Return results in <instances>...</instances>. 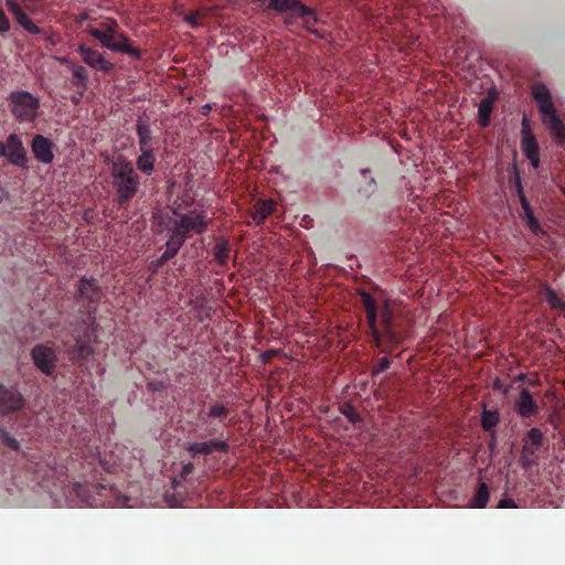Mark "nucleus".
Returning a JSON list of instances; mask_svg holds the SVG:
<instances>
[{
    "mask_svg": "<svg viewBox=\"0 0 565 565\" xmlns=\"http://www.w3.org/2000/svg\"><path fill=\"white\" fill-rule=\"evenodd\" d=\"M361 296L369 332H371L374 345L384 353H390L393 348L402 344L409 335L408 321L390 307L387 301L379 306L373 296L367 291H359Z\"/></svg>",
    "mask_w": 565,
    "mask_h": 565,
    "instance_id": "obj_1",
    "label": "nucleus"
},
{
    "mask_svg": "<svg viewBox=\"0 0 565 565\" xmlns=\"http://www.w3.org/2000/svg\"><path fill=\"white\" fill-rule=\"evenodd\" d=\"M173 215L174 218L154 215V220L158 221L159 232H169L168 241L177 244H184L192 233L198 235L204 233L211 223L204 210H192L185 214L173 210Z\"/></svg>",
    "mask_w": 565,
    "mask_h": 565,
    "instance_id": "obj_2",
    "label": "nucleus"
},
{
    "mask_svg": "<svg viewBox=\"0 0 565 565\" xmlns=\"http://www.w3.org/2000/svg\"><path fill=\"white\" fill-rule=\"evenodd\" d=\"M71 495L77 505L87 508L98 507H129V498L120 494L113 486L90 482H75L72 486Z\"/></svg>",
    "mask_w": 565,
    "mask_h": 565,
    "instance_id": "obj_3",
    "label": "nucleus"
},
{
    "mask_svg": "<svg viewBox=\"0 0 565 565\" xmlns=\"http://www.w3.org/2000/svg\"><path fill=\"white\" fill-rule=\"evenodd\" d=\"M132 162L118 156L111 166V184L119 207H127L139 190L140 175Z\"/></svg>",
    "mask_w": 565,
    "mask_h": 565,
    "instance_id": "obj_4",
    "label": "nucleus"
},
{
    "mask_svg": "<svg viewBox=\"0 0 565 565\" xmlns=\"http://www.w3.org/2000/svg\"><path fill=\"white\" fill-rule=\"evenodd\" d=\"M135 132L138 137L139 151L135 166L143 175H151L154 171L156 147L159 139L153 135V130L143 117H138L137 122H135Z\"/></svg>",
    "mask_w": 565,
    "mask_h": 565,
    "instance_id": "obj_5",
    "label": "nucleus"
},
{
    "mask_svg": "<svg viewBox=\"0 0 565 565\" xmlns=\"http://www.w3.org/2000/svg\"><path fill=\"white\" fill-rule=\"evenodd\" d=\"M532 96H534L537 103V109H540L542 116V124L550 130L553 140H555L557 145H563L565 142V126L557 116L556 108L552 103L551 92L545 85L540 84L532 88Z\"/></svg>",
    "mask_w": 565,
    "mask_h": 565,
    "instance_id": "obj_6",
    "label": "nucleus"
},
{
    "mask_svg": "<svg viewBox=\"0 0 565 565\" xmlns=\"http://www.w3.org/2000/svg\"><path fill=\"white\" fill-rule=\"evenodd\" d=\"M118 31V23L116 20L107 19L98 26L87 25L86 32L89 36L98 40L100 42L102 47L110 50L113 52H118L122 54H127L137 60L142 58V51L135 46H128L126 44H114L115 33Z\"/></svg>",
    "mask_w": 565,
    "mask_h": 565,
    "instance_id": "obj_7",
    "label": "nucleus"
},
{
    "mask_svg": "<svg viewBox=\"0 0 565 565\" xmlns=\"http://www.w3.org/2000/svg\"><path fill=\"white\" fill-rule=\"evenodd\" d=\"M267 8L279 13H295L298 19H301L302 28H305L308 33L318 39H323L321 31L315 28L318 23L317 12L305 6L301 0H270Z\"/></svg>",
    "mask_w": 565,
    "mask_h": 565,
    "instance_id": "obj_8",
    "label": "nucleus"
},
{
    "mask_svg": "<svg viewBox=\"0 0 565 565\" xmlns=\"http://www.w3.org/2000/svg\"><path fill=\"white\" fill-rule=\"evenodd\" d=\"M11 114L22 124H32L38 118L39 98L28 90H14L9 95Z\"/></svg>",
    "mask_w": 565,
    "mask_h": 565,
    "instance_id": "obj_9",
    "label": "nucleus"
},
{
    "mask_svg": "<svg viewBox=\"0 0 565 565\" xmlns=\"http://www.w3.org/2000/svg\"><path fill=\"white\" fill-rule=\"evenodd\" d=\"M82 327L73 330V339H75V350L77 358L85 360L93 355V347L89 343L96 332V309L88 308L87 315L83 318Z\"/></svg>",
    "mask_w": 565,
    "mask_h": 565,
    "instance_id": "obj_10",
    "label": "nucleus"
},
{
    "mask_svg": "<svg viewBox=\"0 0 565 565\" xmlns=\"http://www.w3.org/2000/svg\"><path fill=\"white\" fill-rule=\"evenodd\" d=\"M230 415V406L223 402L211 403L207 409H200L198 417H195V427L201 428L205 431V436H213L217 433V427L214 419L218 423H224L226 417Z\"/></svg>",
    "mask_w": 565,
    "mask_h": 565,
    "instance_id": "obj_11",
    "label": "nucleus"
},
{
    "mask_svg": "<svg viewBox=\"0 0 565 565\" xmlns=\"http://www.w3.org/2000/svg\"><path fill=\"white\" fill-rule=\"evenodd\" d=\"M103 290L102 287L98 286V282L94 278H81L77 285V294L76 301L77 302H87V306L83 307V309H78V319L83 321L85 316H87L88 308H94L97 310L96 305L102 300Z\"/></svg>",
    "mask_w": 565,
    "mask_h": 565,
    "instance_id": "obj_12",
    "label": "nucleus"
},
{
    "mask_svg": "<svg viewBox=\"0 0 565 565\" xmlns=\"http://www.w3.org/2000/svg\"><path fill=\"white\" fill-rule=\"evenodd\" d=\"M7 157L17 168H24L28 163L26 150L19 135L11 134L6 142H0V158Z\"/></svg>",
    "mask_w": 565,
    "mask_h": 565,
    "instance_id": "obj_13",
    "label": "nucleus"
},
{
    "mask_svg": "<svg viewBox=\"0 0 565 565\" xmlns=\"http://www.w3.org/2000/svg\"><path fill=\"white\" fill-rule=\"evenodd\" d=\"M32 363L46 376H52L56 371V351L44 343H38L31 351Z\"/></svg>",
    "mask_w": 565,
    "mask_h": 565,
    "instance_id": "obj_14",
    "label": "nucleus"
},
{
    "mask_svg": "<svg viewBox=\"0 0 565 565\" xmlns=\"http://www.w3.org/2000/svg\"><path fill=\"white\" fill-rule=\"evenodd\" d=\"M230 448V444L225 439L211 438L205 441L188 444L185 451L193 458H198L200 456H211L214 452L228 454Z\"/></svg>",
    "mask_w": 565,
    "mask_h": 565,
    "instance_id": "obj_15",
    "label": "nucleus"
},
{
    "mask_svg": "<svg viewBox=\"0 0 565 565\" xmlns=\"http://www.w3.org/2000/svg\"><path fill=\"white\" fill-rule=\"evenodd\" d=\"M25 406V398L20 391L13 386H6L0 383V415L20 412Z\"/></svg>",
    "mask_w": 565,
    "mask_h": 565,
    "instance_id": "obj_16",
    "label": "nucleus"
},
{
    "mask_svg": "<svg viewBox=\"0 0 565 565\" xmlns=\"http://www.w3.org/2000/svg\"><path fill=\"white\" fill-rule=\"evenodd\" d=\"M77 52L81 53L82 60L87 66L97 72L110 73L114 64L107 61L99 51L93 50L84 44L78 45Z\"/></svg>",
    "mask_w": 565,
    "mask_h": 565,
    "instance_id": "obj_17",
    "label": "nucleus"
},
{
    "mask_svg": "<svg viewBox=\"0 0 565 565\" xmlns=\"http://www.w3.org/2000/svg\"><path fill=\"white\" fill-rule=\"evenodd\" d=\"M54 143L51 139L43 135H36L31 141V151L34 153L35 160L42 163H52Z\"/></svg>",
    "mask_w": 565,
    "mask_h": 565,
    "instance_id": "obj_18",
    "label": "nucleus"
},
{
    "mask_svg": "<svg viewBox=\"0 0 565 565\" xmlns=\"http://www.w3.org/2000/svg\"><path fill=\"white\" fill-rule=\"evenodd\" d=\"M521 150L525 157L539 156V145L535 136L532 135L526 116L522 117L521 122Z\"/></svg>",
    "mask_w": 565,
    "mask_h": 565,
    "instance_id": "obj_19",
    "label": "nucleus"
},
{
    "mask_svg": "<svg viewBox=\"0 0 565 565\" xmlns=\"http://www.w3.org/2000/svg\"><path fill=\"white\" fill-rule=\"evenodd\" d=\"M497 98L498 96L494 89L487 92L486 97L481 98L479 109H477V120H479L480 127L487 128L490 126L492 107Z\"/></svg>",
    "mask_w": 565,
    "mask_h": 565,
    "instance_id": "obj_20",
    "label": "nucleus"
},
{
    "mask_svg": "<svg viewBox=\"0 0 565 565\" xmlns=\"http://www.w3.org/2000/svg\"><path fill=\"white\" fill-rule=\"evenodd\" d=\"M515 412L522 418H530L537 414L536 403L533 401L531 392L525 387L520 391V396L515 401Z\"/></svg>",
    "mask_w": 565,
    "mask_h": 565,
    "instance_id": "obj_21",
    "label": "nucleus"
},
{
    "mask_svg": "<svg viewBox=\"0 0 565 565\" xmlns=\"http://www.w3.org/2000/svg\"><path fill=\"white\" fill-rule=\"evenodd\" d=\"M543 445V434L537 427H532L526 433L524 447H522V458L530 459L536 455L537 449Z\"/></svg>",
    "mask_w": 565,
    "mask_h": 565,
    "instance_id": "obj_22",
    "label": "nucleus"
},
{
    "mask_svg": "<svg viewBox=\"0 0 565 565\" xmlns=\"http://www.w3.org/2000/svg\"><path fill=\"white\" fill-rule=\"evenodd\" d=\"M183 247V244L173 243V242H166V250L162 255L159 256V258L152 260L149 263V269L150 271L158 273L161 267L164 266L166 263L173 259L175 255H178L180 248Z\"/></svg>",
    "mask_w": 565,
    "mask_h": 565,
    "instance_id": "obj_23",
    "label": "nucleus"
},
{
    "mask_svg": "<svg viewBox=\"0 0 565 565\" xmlns=\"http://www.w3.org/2000/svg\"><path fill=\"white\" fill-rule=\"evenodd\" d=\"M276 211V203L273 200H264L255 205L254 214H252V217H254L256 224L262 225L265 223L267 217L271 215Z\"/></svg>",
    "mask_w": 565,
    "mask_h": 565,
    "instance_id": "obj_24",
    "label": "nucleus"
},
{
    "mask_svg": "<svg viewBox=\"0 0 565 565\" xmlns=\"http://www.w3.org/2000/svg\"><path fill=\"white\" fill-rule=\"evenodd\" d=\"M498 423H500V413L497 409H487L483 404V411H481L480 425L486 431H494Z\"/></svg>",
    "mask_w": 565,
    "mask_h": 565,
    "instance_id": "obj_25",
    "label": "nucleus"
},
{
    "mask_svg": "<svg viewBox=\"0 0 565 565\" xmlns=\"http://www.w3.org/2000/svg\"><path fill=\"white\" fill-rule=\"evenodd\" d=\"M231 245L224 238H216L214 246V259L216 264L224 266L230 259Z\"/></svg>",
    "mask_w": 565,
    "mask_h": 565,
    "instance_id": "obj_26",
    "label": "nucleus"
},
{
    "mask_svg": "<svg viewBox=\"0 0 565 565\" xmlns=\"http://www.w3.org/2000/svg\"><path fill=\"white\" fill-rule=\"evenodd\" d=\"M72 85L78 89L86 90L88 84V72L83 65H72Z\"/></svg>",
    "mask_w": 565,
    "mask_h": 565,
    "instance_id": "obj_27",
    "label": "nucleus"
},
{
    "mask_svg": "<svg viewBox=\"0 0 565 565\" xmlns=\"http://www.w3.org/2000/svg\"><path fill=\"white\" fill-rule=\"evenodd\" d=\"M490 498V491L488 490V486L486 482L479 483L477 486L473 498L470 499L469 505L470 508H486L488 499Z\"/></svg>",
    "mask_w": 565,
    "mask_h": 565,
    "instance_id": "obj_28",
    "label": "nucleus"
},
{
    "mask_svg": "<svg viewBox=\"0 0 565 565\" xmlns=\"http://www.w3.org/2000/svg\"><path fill=\"white\" fill-rule=\"evenodd\" d=\"M340 413L342 416L347 417L348 422L353 424L355 427H361L363 424L362 415H360L355 409L352 403L343 402L340 406Z\"/></svg>",
    "mask_w": 565,
    "mask_h": 565,
    "instance_id": "obj_29",
    "label": "nucleus"
},
{
    "mask_svg": "<svg viewBox=\"0 0 565 565\" xmlns=\"http://www.w3.org/2000/svg\"><path fill=\"white\" fill-rule=\"evenodd\" d=\"M0 440L3 446L8 447L11 450H20V443L14 437L10 436V433L3 428H0Z\"/></svg>",
    "mask_w": 565,
    "mask_h": 565,
    "instance_id": "obj_30",
    "label": "nucleus"
},
{
    "mask_svg": "<svg viewBox=\"0 0 565 565\" xmlns=\"http://www.w3.org/2000/svg\"><path fill=\"white\" fill-rule=\"evenodd\" d=\"M545 300L553 309L562 310L564 308V302L562 299L558 298L556 291L550 287H547L545 290Z\"/></svg>",
    "mask_w": 565,
    "mask_h": 565,
    "instance_id": "obj_31",
    "label": "nucleus"
},
{
    "mask_svg": "<svg viewBox=\"0 0 565 565\" xmlns=\"http://www.w3.org/2000/svg\"><path fill=\"white\" fill-rule=\"evenodd\" d=\"M6 7L13 14L15 21L19 19H25L28 14L22 10L20 3L15 0H6Z\"/></svg>",
    "mask_w": 565,
    "mask_h": 565,
    "instance_id": "obj_32",
    "label": "nucleus"
},
{
    "mask_svg": "<svg viewBox=\"0 0 565 565\" xmlns=\"http://www.w3.org/2000/svg\"><path fill=\"white\" fill-rule=\"evenodd\" d=\"M24 31L31 34H42V29L34 24L30 17L22 18L15 21Z\"/></svg>",
    "mask_w": 565,
    "mask_h": 565,
    "instance_id": "obj_33",
    "label": "nucleus"
},
{
    "mask_svg": "<svg viewBox=\"0 0 565 565\" xmlns=\"http://www.w3.org/2000/svg\"><path fill=\"white\" fill-rule=\"evenodd\" d=\"M514 188L516 195H519L520 203H522V201H527L525 193L523 192L521 175L516 168H514Z\"/></svg>",
    "mask_w": 565,
    "mask_h": 565,
    "instance_id": "obj_34",
    "label": "nucleus"
},
{
    "mask_svg": "<svg viewBox=\"0 0 565 565\" xmlns=\"http://www.w3.org/2000/svg\"><path fill=\"white\" fill-rule=\"evenodd\" d=\"M390 365H391V361L387 356L380 359L377 362V365L375 367H373V370H372V376H375L382 372L387 371Z\"/></svg>",
    "mask_w": 565,
    "mask_h": 565,
    "instance_id": "obj_35",
    "label": "nucleus"
},
{
    "mask_svg": "<svg viewBox=\"0 0 565 565\" xmlns=\"http://www.w3.org/2000/svg\"><path fill=\"white\" fill-rule=\"evenodd\" d=\"M526 226H527V228H530L532 234L544 235V231L542 230L541 224L537 222V218L527 220Z\"/></svg>",
    "mask_w": 565,
    "mask_h": 565,
    "instance_id": "obj_36",
    "label": "nucleus"
},
{
    "mask_svg": "<svg viewBox=\"0 0 565 565\" xmlns=\"http://www.w3.org/2000/svg\"><path fill=\"white\" fill-rule=\"evenodd\" d=\"M10 31V20L7 18L6 12L0 7V33Z\"/></svg>",
    "mask_w": 565,
    "mask_h": 565,
    "instance_id": "obj_37",
    "label": "nucleus"
},
{
    "mask_svg": "<svg viewBox=\"0 0 565 565\" xmlns=\"http://www.w3.org/2000/svg\"><path fill=\"white\" fill-rule=\"evenodd\" d=\"M42 33H44V39L47 45L54 46L61 42V36L57 33H46L44 31H42Z\"/></svg>",
    "mask_w": 565,
    "mask_h": 565,
    "instance_id": "obj_38",
    "label": "nucleus"
},
{
    "mask_svg": "<svg viewBox=\"0 0 565 565\" xmlns=\"http://www.w3.org/2000/svg\"><path fill=\"white\" fill-rule=\"evenodd\" d=\"M114 44H125L128 47H134L132 45H130L127 34L119 31L116 32V39H114Z\"/></svg>",
    "mask_w": 565,
    "mask_h": 565,
    "instance_id": "obj_39",
    "label": "nucleus"
},
{
    "mask_svg": "<svg viewBox=\"0 0 565 565\" xmlns=\"http://www.w3.org/2000/svg\"><path fill=\"white\" fill-rule=\"evenodd\" d=\"M520 204H521L522 211H524L525 221L536 220L535 215L533 214L531 204L527 201H522V203H520Z\"/></svg>",
    "mask_w": 565,
    "mask_h": 565,
    "instance_id": "obj_40",
    "label": "nucleus"
},
{
    "mask_svg": "<svg viewBox=\"0 0 565 565\" xmlns=\"http://www.w3.org/2000/svg\"><path fill=\"white\" fill-rule=\"evenodd\" d=\"M147 386L150 392H162L164 388V383L162 381H153L148 382Z\"/></svg>",
    "mask_w": 565,
    "mask_h": 565,
    "instance_id": "obj_41",
    "label": "nucleus"
},
{
    "mask_svg": "<svg viewBox=\"0 0 565 565\" xmlns=\"http://www.w3.org/2000/svg\"><path fill=\"white\" fill-rule=\"evenodd\" d=\"M497 509L515 508V503L512 499H501L495 505Z\"/></svg>",
    "mask_w": 565,
    "mask_h": 565,
    "instance_id": "obj_42",
    "label": "nucleus"
},
{
    "mask_svg": "<svg viewBox=\"0 0 565 565\" xmlns=\"http://www.w3.org/2000/svg\"><path fill=\"white\" fill-rule=\"evenodd\" d=\"M526 159L530 160L532 168H534V169L539 168V164L541 163V159H539V154L526 157Z\"/></svg>",
    "mask_w": 565,
    "mask_h": 565,
    "instance_id": "obj_43",
    "label": "nucleus"
},
{
    "mask_svg": "<svg viewBox=\"0 0 565 565\" xmlns=\"http://www.w3.org/2000/svg\"><path fill=\"white\" fill-rule=\"evenodd\" d=\"M56 61L60 62L62 65L67 66L68 70H70V66L77 65L76 63L68 61L67 57H56Z\"/></svg>",
    "mask_w": 565,
    "mask_h": 565,
    "instance_id": "obj_44",
    "label": "nucleus"
},
{
    "mask_svg": "<svg viewBox=\"0 0 565 565\" xmlns=\"http://www.w3.org/2000/svg\"><path fill=\"white\" fill-rule=\"evenodd\" d=\"M84 92H85V90H83V89H81L79 92H77V95H75V96H73V97H72V103H73V104H75V105H77V104L82 100V98H83V96H84Z\"/></svg>",
    "mask_w": 565,
    "mask_h": 565,
    "instance_id": "obj_45",
    "label": "nucleus"
},
{
    "mask_svg": "<svg viewBox=\"0 0 565 565\" xmlns=\"http://www.w3.org/2000/svg\"><path fill=\"white\" fill-rule=\"evenodd\" d=\"M287 13H289V14H288V15H286V18H285V23H286L287 25H291V24L294 23V19H295V18H298V17H297V15H295L292 12H287Z\"/></svg>",
    "mask_w": 565,
    "mask_h": 565,
    "instance_id": "obj_46",
    "label": "nucleus"
},
{
    "mask_svg": "<svg viewBox=\"0 0 565 565\" xmlns=\"http://www.w3.org/2000/svg\"><path fill=\"white\" fill-rule=\"evenodd\" d=\"M191 471H193V465L192 463H186L183 466V476H186L189 475Z\"/></svg>",
    "mask_w": 565,
    "mask_h": 565,
    "instance_id": "obj_47",
    "label": "nucleus"
},
{
    "mask_svg": "<svg viewBox=\"0 0 565 565\" xmlns=\"http://www.w3.org/2000/svg\"><path fill=\"white\" fill-rule=\"evenodd\" d=\"M88 19H89L88 14L84 12L81 15L77 17V23H83V22H85Z\"/></svg>",
    "mask_w": 565,
    "mask_h": 565,
    "instance_id": "obj_48",
    "label": "nucleus"
},
{
    "mask_svg": "<svg viewBox=\"0 0 565 565\" xmlns=\"http://www.w3.org/2000/svg\"><path fill=\"white\" fill-rule=\"evenodd\" d=\"M194 20H195L194 15H188V18H185V21H188V23L194 24Z\"/></svg>",
    "mask_w": 565,
    "mask_h": 565,
    "instance_id": "obj_49",
    "label": "nucleus"
},
{
    "mask_svg": "<svg viewBox=\"0 0 565 565\" xmlns=\"http://www.w3.org/2000/svg\"><path fill=\"white\" fill-rule=\"evenodd\" d=\"M211 107L209 105H205L203 107V114L206 115L210 111Z\"/></svg>",
    "mask_w": 565,
    "mask_h": 565,
    "instance_id": "obj_50",
    "label": "nucleus"
},
{
    "mask_svg": "<svg viewBox=\"0 0 565 565\" xmlns=\"http://www.w3.org/2000/svg\"><path fill=\"white\" fill-rule=\"evenodd\" d=\"M21 1H22V3H26V2H29L30 0H21Z\"/></svg>",
    "mask_w": 565,
    "mask_h": 565,
    "instance_id": "obj_51",
    "label": "nucleus"
},
{
    "mask_svg": "<svg viewBox=\"0 0 565 565\" xmlns=\"http://www.w3.org/2000/svg\"><path fill=\"white\" fill-rule=\"evenodd\" d=\"M563 193L565 194V189H563Z\"/></svg>",
    "mask_w": 565,
    "mask_h": 565,
    "instance_id": "obj_52",
    "label": "nucleus"
}]
</instances>
